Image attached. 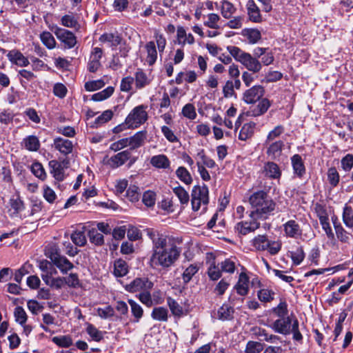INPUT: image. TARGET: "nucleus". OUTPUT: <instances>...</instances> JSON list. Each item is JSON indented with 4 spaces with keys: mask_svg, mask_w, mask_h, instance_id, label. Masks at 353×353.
<instances>
[{
    "mask_svg": "<svg viewBox=\"0 0 353 353\" xmlns=\"http://www.w3.org/2000/svg\"><path fill=\"white\" fill-rule=\"evenodd\" d=\"M147 235L152 242V254L150 258V265L152 268L167 269L178 260L181 250L172 239L157 231L148 229Z\"/></svg>",
    "mask_w": 353,
    "mask_h": 353,
    "instance_id": "1",
    "label": "nucleus"
},
{
    "mask_svg": "<svg viewBox=\"0 0 353 353\" xmlns=\"http://www.w3.org/2000/svg\"><path fill=\"white\" fill-rule=\"evenodd\" d=\"M249 202L253 210L249 214L250 218L266 219L275 209V203L264 191H258L252 194Z\"/></svg>",
    "mask_w": 353,
    "mask_h": 353,
    "instance_id": "2",
    "label": "nucleus"
},
{
    "mask_svg": "<svg viewBox=\"0 0 353 353\" xmlns=\"http://www.w3.org/2000/svg\"><path fill=\"white\" fill-rule=\"evenodd\" d=\"M227 50L230 52L231 56H232L236 61L241 63L248 71L252 72V73H257L261 71L262 64L256 57H253L250 54L234 46H228Z\"/></svg>",
    "mask_w": 353,
    "mask_h": 353,
    "instance_id": "3",
    "label": "nucleus"
},
{
    "mask_svg": "<svg viewBox=\"0 0 353 353\" xmlns=\"http://www.w3.org/2000/svg\"><path fill=\"white\" fill-rule=\"evenodd\" d=\"M208 194L209 190L205 185L193 187L191 193V203L194 211H198L202 205L203 206V210L206 209V206L209 203Z\"/></svg>",
    "mask_w": 353,
    "mask_h": 353,
    "instance_id": "4",
    "label": "nucleus"
},
{
    "mask_svg": "<svg viewBox=\"0 0 353 353\" xmlns=\"http://www.w3.org/2000/svg\"><path fill=\"white\" fill-rule=\"evenodd\" d=\"M252 245L258 251L268 250L270 254H277L281 248L279 241H270L266 235H258L252 240Z\"/></svg>",
    "mask_w": 353,
    "mask_h": 353,
    "instance_id": "5",
    "label": "nucleus"
},
{
    "mask_svg": "<svg viewBox=\"0 0 353 353\" xmlns=\"http://www.w3.org/2000/svg\"><path fill=\"white\" fill-rule=\"evenodd\" d=\"M147 106L140 105L132 110L125 119V125L128 128H137L144 123L148 118L146 112Z\"/></svg>",
    "mask_w": 353,
    "mask_h": 353,
    "instance_id": "6",
    "label": "nucleus"
},
{
    "mask_svg": "<svg viewBox=\"0 0 353 353\" xmlns=\"http://www.w3.org/2000/svg\"><path fill=\"white\" fill-rule=\"evenodd\" d=\"M47 255L63 273H66L74 267L72 263L67 258L60 255L55 248L48 250Z\"/></svg>",
    "mask_w": 353,
    "mask_h": 353,
    "instance_id": "7",
    "label": "nucleus"
},
{
    "mask_svg": "<svg viewBox=\"0 0 353 353\" xmlns=\"http://www.w3.org/2000/svg\"><path fill=\"white\" fill-rule=\"evenodd\" d=\"M54 33L57 39L61 41L65 48H72L77 44V37L70 31L59 27H56Z\"/></svg>",
    "mask_w": 353,
    "mask_h": 353,
    "instance_id": "8",
    "label": "nucleus"
},
{
    "mask_svg": "<svg viewBox=\"0 0 353 353\" xmlns=\"http://www.w3.org/2000/svg\"><path fill=\"white\" fill-rule=\"evenodd\" d=\"M153 283L148 278H136L130 283L126 285L125 290L130 292H143L152 288Z\"/></svg>",
    "mask_w": 353,
    "mask_h": 353,
    "instance_id": "9",
    "label": "nucleus"
},
{
    "mask_svg": "<svg viewBox=\"0 0 353 353\" xmlns=\"http://www.w3.org/2000/svg\"><path fill=\"white\" fill-rule=\"evenodd\" d=\"M264 88L261 85H256L244 92L243 100L248 104L254 103L264 95Z\"/></svg>",
    "mask_w": 353,
    "mask_h": 353,
    "instance_id": "10",
    "label": "nucleus"
},
{
    "mask_svg": "<svg viewBox=\"0 0 353 353\" xmlns=\"http://www.w3.org/2000/svg\"><path fill=\"white\" fill-rule=\"evenodd\" d=\"M250 221H241L235 226V230L242 235H246L249 233L254 232L259 228L260 223L258 222L257 218H250Z\"/></svg>",
    "mask_w": 353,
    "mask_h": 353,
    "instance_id": "11",
    "label": "nucleus"
},
{
    "mask_svg": "<svg viewBox=\"0 0 353 353\" xmlns=\"http://www.w3.org/2000/svg\"><path fill=\"white\" fill-rule=\"evenodd\" d=\"M249 289L250 278L245 272H242L239 274L238 281L234 285V290L239 295L245 296L249 292Z\"/></svg>",
    "mask_w": 353,
    "mask_h": 353,
    "instance_id": "12",
    "label": "nucleus"
},
{
    "mask_svg": "<svg viewBox=\"0 0 353 353\" xmlns=\"http://www.w3.org/2000/svg\"><path fill=\"white\" fill-rule=\"evenodd\" d=\"M130 152L128 150L120 152L111 157L108 161V164L112 168H117L123 165L130 157Z\"/></svg>",
    "mask_w": 353,
    "mask_h": 353,
    "instance_id": "13",
    "label": "nucleus"
},
{
    "mask_svg": "<svg viewBox=\"0 0 353 353\" xmlns=\"http://www.w3.org/2000/svg\"><path fill=\"white\" fill-rule=\"evenodd\" d=\"M291 324L292 321L290 317H281L274 322L272 328L276 332L287 335L290 333Z\"/></svg>",
    "mask_w": 353,
    "mask_h": 353,
    "instance_id": "14",
    "label": "nucleus"
},
{
    "mask_svg": "<svg viewBox=\"0 0 353 353\" xmlns=\"http://www.w3.org/2000/svg\"><path fill=\"white\" fill-rule=\"evenodd\" d=\"M102 50L99 48H94L91 53L88 69L91 72H96L101 66L100 59L102 57Z\"/></svg>",
    "mask_w": 353,
    "mask_h": 353,
    "instance_id": "15",
    "label": "nucleus"
},
{
    "mask_svg": "<svg viewBox=\"0 0 353 353\" xmlns=\"http://www.w3.org/2000/svg\"><path fill=\"white\" fill-rule=\"evenodd\" d=\"M147 137V132L145 130L139 131L133 136L128 137V146L130 150H134L141 147Z\"/></svg>",
    "mask_w": 353,
    "mask_h": 353,
    "instance_id": "16",
    "label": "nucleus"
},
{
    "mask_svg": "<svg viewBox=\"0 0 353 353\" xmlns=\"http://www.w3.org/2000/svg\"><path fill=\"white\" fill-rule=\"evenodd\" d=\"M271 105V102L267 98L261 99L258 104L252 107L249 111L251 117H259L264 114Z\"/></svg>",
    "mask_w": 353,
    "mask_h": 353,
    "instance_id": "17",
    "label": "nucleus"
},
{
    "mask_svg": "<svg viewBox=\"0 0 353 353\" xmlns=\"http://www.w3.org/2000/svg\"><path fill=\"white\" fill-rule=\"evenodd\" d=\"M246 8L249 19L254 23H259L262 21V17L260 10L254 0H248L246 3Z\"/></svg>",
    "mask_w": 353,
    "mask_h": 353,
    "instance_id": "18",
    "label": "nucleus"
},
{
    "mask_svg": "<svg viewBox=\"0 0 353 353\" xmlns=\"http://www.w3.org/2000/svg\"><path fill=\"white\" fill-rule=\"evenodd\" d=\"M167 304L172 314L174 316L181 317L187 315L188 313V309L181 305L177 301L171 297L167 299Z\"/></svg>",
    "mask_w": 353,
    "mask_h": 353,
    "instance_id": "19",
    "label": "nucleus"
},
{
    "mask_svg": "<svg viewBox=\"0 0 353 353\" xmlns=\"http://www.w3.org/2000/svg\"><path fill=\"white\" fill-rule=\"evenodd\" d=\"M54 148L63 154L72 152L73 145L71 141L63 138H56L54 140Z\"/></svg>",
    "mask_w": 353,
    "mask_h": 353,
    "instance_id": "20",
    "label": "nucleus"
},
{
    "mask_svg": "<svg viewBox=\"0 0 353 353\" xmlns=\"http://www.w3.org/2000/svg\"><path fill=\"white\" fill-rule=\"evenodd\" d=\"M99 41L103 43H108L110 47L115 48L121 44L122 38L117 32H107L99 37Z\"/></svg>",
    "mask_w": 353,
    "mask_h": 353,
    "instance_id": "21",
    "label": "nucleus"
},
{
    "mask_svg": "<svg viewBox=\"0 0 353 353\" xmlns=\"http://www.w3.org/2000/svg\"><path fill=\"white\" fill-rule=\"evenodd\" d=\"M9 60L20 67L28 65L29 61L21 52L18 50H11L8 54Z\"/></svg>",
    "mask_w": 353,
    "mask_h": 353,
    "instance_id": "22",
    "label": "nucleus"
},
{
    "mask_svg": "<svg viewBox=\"0 0 353 353\" xmlns=\"http://www.w3.org/2000/svg\"><path fill=\"white\" fill-rule=\"evenodd\" d=\"M263 173L271 179H279L281 175L279 165L274 162H268L264 165Z\"/></svg>",
    "mask_w": 353,
    "mask_h": 353,
    "instance_id": "23",
    "label": "nucleus"
},
{
    "mask_svg": "<svg viewBox=\"0 0 353 353\" xmlns=\"http://www.w3.org/2000/svg\"><path fill=\"white\" fill-rule=\"evenodd\" d=\"M176 39L178 43L183 46L187 43L192 45L194 43L193 35L190 33L187 34L185 28L182 26L178 27L177 28Z\"/></svg>",
    "mask_w": 353,
    "mask_h": 353,
    "instance_id": "24",
    "label": "nucleus"
},
{
    "mask_svg": "<svg viewBox=\"0 0 353 353\" xmlns=\"http://www.w3.org/2000/svg\"><path fill=\"white\" fill-rule=\"evenodd\" d=\"M292 165L295 174L302 177L305 172V168L302 158L299 154H294L291 158Z\"/></svg>",
    "mask_w": 353,
    "mask_h": 353,
    "instance_id": "25",
    "label": "nucleus"
},
{
    "mask_svg": "<svg viewBox=\"0 0 353 353\" xmlns=\"http://www.w3.org/2000/svg\"><path fill=\"white\" fill-rule=\"evenodd\" d=\"M150 163L152 166L159 169H167L170 165V160L164 154L153 156L150 159Z\"/></svg>",
    "mask_w": 353,
    "mask_h": 353,
    "instance_id": "26",
    "label": "nucleus"
},
{
    "mask_svg": "<svg viewBox=\"0 0 353 353\" xmlns=\"http://www.w3.org/2000/svg\"><path fill=\"white\" fill-rule=\"evenodd\" d=\"M145 48L147 52L146 61L150 65H152L156 62L158 56L154 41L148 42Z\"/></svg>",
    "mask_w": 353,
    "mask_h": 353,
    "instance_id": "27",
    "label": "nucleus"
},
{
    "mask_svg": "<svg viewBox=\"0 0 353 353\" xmlns=\"http://www.w3.org/2000/svg\"><path fill=\"white\" fill-rule=\"evenodd\" d=\"M267 154L272 159H276L281 156L284 143L282 141H276L269 143Z\"/></svg>",
    "mask_w": 353,
    "mask_h": 353,
    "instance_id": "28",
    "label": "nucleus"
},
{
    "mask_svg": "<svg viewBox=\"0 0 353 353\" xmlns=\"http://www.w3.org/2000/svg\"><path fill=\"white\" fill-rule=\"evenodd\" d=\"M220 11L221 15L225 19L232 18V15L236 12V8L235 6L227 0H223L221 2Z\"/></svg>",
    "mask_w": 353,
    "mask_h": 353,
    "instance_id": "29",
    "label": "nucleus"
},
{
    "mask_svg": "<svg viewBox=\"0 0 353 353\" xmlns=\"http://www.w3.org/2000/svg\"><path fill=\"white\" fill-rule=\"evenodd\" d=\"M128 272V265L123 259H117L114 263V275L117 277H122Z\"/></svg>",
    "mask_w": 353,
    "mask_h": 353,
    "instance_id": "30",
    "label": "nucleus"
},
{
    "mask_svg": "<svg viewBox=\"0 0 353 353\" xmlns=\"http://www.w3.org/2000/svg\"><path fill=\"white\" fill-rule=\"evenodd\" d=\"M284 230L286 235L290 237H296L301 233L299 224L293 220L288 221L284 225Z\"/></svg>",
    "mask_w": 353,
    "mask_h": 353,
    "instance_id": "31",
    "label": "nucleus"
},
{
    "mask_svg": "<svg viewBox=\"0 0 353 353\" xmlns=\"http://www.w3.org/2000/svg\"><path fill=\"white\" fill-rule=\"evenodd\" d=\"M254 123H245L239 132V139L242 141H246L247 139L251 138L254 134Z\"/></svg>",
    "mask_w": 353,
    "mask_h": 353,
    "instance_id": "32",
    "label": "nucleus"
},
{
    "mask_svg": "<svg viewBox=\"0 0 353 353\" xmlns=\"http://www.w3.org/2000/svg\"><path fill=\"white\" fill-rule=\"evenodd\" d=\"M49 167L51 169L50 172L53 174L54 177L59 181L63 179V172L62 165L60 162L56 160H52L49 162Z\"/></svg>",
    "mask_w": 353,
    "mask_h": 353,
    "instance_id": "33",
    "label": "nucleus"
},
{
    "mask_svg": "<svg viewBox=\"0 0 353 353\" xmlns=\"http://www.w3.org/2000/svg\"><path fill=\"white\" fill-rule=\"evenodd\" d=\"M151 316L156 321L165 322L168 319V311L164 307H154L152 311Z\"/></svg>",
    "mask_w": 353,
    "mask_h": 353,
    "instance_id": "34",
    "label": "nucleus"
},
{
    "mask_svg": "<svg viewBox=\"0 0 353 353\" xmlns=\"http://www.w3.org/2000/svg\"><path fill=\"white\" fill-rule=\"evenodd\" d=\"M128 303L131 307L132 314L134 317L133 321L138 323L143 315V310L140 305L132 299L128 300Z\"/></svg>",
    "mask_w": 353,
    "mask_h": 353,
    "instance_id": "35",
    "label": "nucleus"
},
{
    "mask_svg": "<svg viewBox=\"0 0 353 353\" xmlns=\"http://www.w3.org/2000/svg\"><path fill=\"white\" fill-rule=\"evenodd\" d=\"M52 341L59 347L65 348L70 347L73 343L72 339L70 335L54 336Z\"/></svg>",
    "mask_w": 353,
    "mask_h": 353,
    "instance_id": "36",
    "label": "nucleus"
},
{
    "mask_svg": "<svg viewBox=\"0 0 353 353\" xmlns=\"http://www.w3.org/2000/svg\"><path fill=\"white\" fill-rule=\"evenodd\" d=\"M221 272L219 263L216 265L214 261H212L207 272L209 278L212 281H216L221 277Z\"/></svg>",
    "mask_w": 353,
    "mask_h": 353,
    "instance_id": "37",
    "label": "nucleus"
},
{
    "mask_svg": "<svg viewBox=\"0 0 353 353\" xmlns=\"http://www.w3.org/2000/svg\"><path fill=\"white\" fill-rule=\"evenodd\" d=\"M173 192L178 197L182 205H187L190 201L188 192L181 186L173 188Z\"/></svg>",
    "mask_w": 353,
    "mask_h": 353,
    "instance_id": "38",
    "label": "nucleus"
},
{
    "mask_svg": "<svg viewBox=\"0 0 353 353\" xmlns=\"http://www.w3.org/2000/svg\"><path fill=\"white\" fill-rule=\"evenodd\" d=\"M236 261L234 258L226 259L219 263L222 272L232 274L236 269Z\"/></svg>",
    "mask_w": 353,
    "mask_h": 353,
    "instance_id": "39",
    "label": "nucleus"
},
{
    "mask_svg": "<svg viewBox=\"0 0 353 353\" xmlns=\"http://www.w3.org/2000/svg\"><path fill=\"white\" fill-rule=\"evenodd\" d=\"M40 39L42 43L48 49H53L56 46V41L50 32H43L40 34Z\"/></svg>",
    "mask_w": 353,
    "mask_h": 353,
    "instance_id": "40",
    "label": "nucleus"
},
{
    "mask_svg": "<svg viewBox=\"0 0 353 353\" xmlns=\"http://www.w3.org/2000/svg\"><path fill=\"white\" fill-rule=\"evenodd\" d=\"M234 310L228 305H223L218 310V318L222 321L230 320L232 318Z\"/></svg>",
    "mask_w": 353,
    "mask_h": 353,
    "instance_id": "41",
    "label": "nucleus"
},
{
    "mask_svg": "<svg viewBox=\"0 0 353 353\" xmlns=\"http://www.w3.org/2000/svg\"><path fill=\"white\" fill-rule=\"evenodd\" d=\"M135 83L136 87L141 89L150 83V80L145 72L138 70L135 73Z\"/></svg>",
    "mask_w": 353,
    "mask_h": 353,
    "instance_id": "42",
    "label": "nucleus"
},
{
    "mask_svg": "<svg viewBox=\"0 0 353 353\" xmlns=\"http://www.w3.org/2000/svg\"><path fill=\"white\" fill-rule=\"evenodd\" d=\"M25 148L30 151H37L40 143L38 138L35 136H29L23 139Z\"/></svg>",
    "mask_w": 353,
    "mask_h": 353,
    "instance_id": "43",
    "label": "nucleus"
},
{
    "mask_svg": "<svg viewBox=\"0 0 353 353\" xmlns=\"http://www.w3.org/2000/svg\"><path fill=\"white\" fill-rule=\"evenodd\" d=\"M220 20L221 18L219 15L215 13H210L207 15L204 25L212 29H219L220 28L219 25Z\"/></svg>",
    "mask_w": 353,
    "mask_h": 353,
    "instance_id": "44",
    "label": "nucleus"
},
{
    "mask_svg": "<svg viewBox=\"0 0 353 353\" xmlns=\"http://www.w3.org/2000/svg\"><path fill=\"white\" fill-rule=\"evenodd\" d=\"M114 88L112 86H108L103 90L94 94L92 99L94 101H101L109 98L114 92Z\"/></svg>",
    "mask_w": 353,
    "mask_h": 353,
    "instance_id": "45",
    "label": "nucleus"
},
{
    "mask_svg": "<svg viewBox=\"0 0 353 353\" xmlns=\"http://www.w3.org/2000/svg\"><path fill=\"white\" fill-rule=\"evenodd\" d=\"M61 24L65 27L74 28L77 30L80 28V25L77 20L74 16L70 14H65L62 17Z\"/></svg>",
    "mask_w": 353,
    "mask_h": 353,
    "instance_id": "46",
    "label": "nucleus"
},
{
    "mask_svg": "<svg viewBox=\"0 0 353 353\" xmlns=\"http://www.w3.org/2000/svg\"><path fill=\"white\" fill-rule=\"evenodd\" d=\"M139 301L148 307H152L154 304H159V303L155 299H152L149 290H145L139 293Z\"/></svg>",
    "mask_w": 353,
    "mask_h": 353,
    "instance_id": "47",
    "label": "nucleus"
},
{
    "mask_svg": "<svg viewBox=\"0 0 353 353\" xmlns=\"http://www.w3.org/2000/svg\"><path fill=\"white\" fill-rule=\"evenodd\" d=\"M154 38L155 39V42L157 45V48L160 55L163 52L166 44L167 40L164 35L161 33L159 30H155L154 33Z\"/></svg>",
    "mask_w": 353,
    "mask_h": 353,
    "instance_id": "48",
    "label": "nucleus"
},
{
    "mask_svg": "<svg viewBox=\"0 0 353 353\" xmlns=\"http://www.w3.org/2000/svg\"><path fill=\"white\" fill-rule=\"evenodd\" d=\"M274 292L268 288H263L258 291L257 296L261 302H270L274 299Z\"/></svg>",
    "mask_w": 353,
    "mask_h": 353,
    "instance_id": "49",
    "label": "nucleus"
},
{
    "mask_svg": "<svg viewBox=\"0 0 353 353\" xmlns=\"http://www.w3.org/2000/svg\"><path fill=\"white\" fill-rule=\"evenodd\" d=\"M176 174L181 181L187 185L190 184L192 181L190 172L184 167H179L176 171Z\"/></svg>",
    "mask_w": 353,
    "mask_h": 353,
    "instance_id": "50",
    "label": "nucleus"
},
{
    "mask_svg": "<svg viewBox=\"0 0 353 353\" xmlns=\"http://www.w3.org/2000/svg\"><path fill=\"white\" fill-rule=\"evenodd\" d=\"M334 226L337 238L342 242H348L350 239V234L340 224H336L335 221H334Z\"/></svg>",
    "mask_w": 353,
    "mask_h": 353,
    "instance_id": "51",
    "label": "nucleus"
},
{
    "mask_svg": "<svg viewBox=\"0 0 353 353\" xmlns=\"http://www.w3.org/2000/svg\"><path fill=\"white\" fill-rule=\"evenodd\" d=\"M88 236L91 243L96 245H101L104 243L103 235L96 229H92L88 232Z\"/></svg>",
    "mask_w": 353,
    "mask_h": 353,
    "instance_id": "52",
    "label": "nucleus"
},
{
    "mask_svg": "<svg viewBox=\"0 0 353 353\" xmlns=\"http://www.w3.org/2000/svg\"><path fill=\"white\" fill-rule=\"evenodd\" d=\"M199 268L195 264L190 265L183 272L182 279L185 283H188L192 276L198 272Z\"/></svg>",
    "mask_w": 353,
    "mask_h": 353,
    "instance_id": "53",
    "label": "nucleus"
},
{
    "mask_svg": "<svg viewBox=\"0 0 353 353\" xmlns=\"http://www.w3.org/2000/svg\"><path fill=\"white\" fill-rule=\"evenodd\" d=\"M327 180L330 184L333 187H336L339 184L340 176L336 168L331 167L328 169Z\"/></svg>",
    "mask_w": 353,
    "mask_h": 353,
    "instance_id": "54",
    "label": "nucleus"
},
{
    "mask_svg": "<svg viewBox=\"0 0 353 353\" xmlns=\"http://www.w3.org/2000/svg\"><path fill=\"white\" fill-rule=\"evenodd\" d=\"M72 242L77 246H83L86 244L87 239L83 232L75 231L71 234Z\"/></svg>",
    "mask_w": 353,
    "mask_h": 353,
    "instance_id": "55",
    "label": "nucleus"
},
{
    "mask_svg": "<svg viewBox=\"0 0 353 353\" xmlns=\"http://www.w3.org/2000/svg\"><path fill=\"white\" fill-rule=\"evenodd\" d=\"M15 321L21 325H23L27 321L28 316L24 309L21 306L15 307L14 311Z\"/></svg>",
    "mask_w": 353,
    "mask_h": 353,
    "instance_id": "56",
    "label": "nucleus"
},
{
    "mask_svg": "<svg viewBox=\"0 0 353 353\" xmlns=\"http://www.w3.org/2000/svg\"><path fill=\"white\" fill-rule=\"evenodd\" d=\"M263 348V345L260 342L250 341L246 344L245 352V353H259Z\"/></svg>",
    "mask_w": 353,
    "mask_h": 353,
    "instance_id": "57",
    "label": "nucleus"
},
{
    "mask_svg": "<svg viewBox=\"0 0 353 353\" xmlns=\"http://www.w3.org/2000/svg\"><path fill=\"white\" fill-rule=\"evenodd\" d=\"M104 85V81L102 79H98L86 82L84 87L86 91L93 92L103 88Z\"/></svg>",
    "mask_w": 353,
    "mask_h": 353,
    "instance_id": "58",
    "label": "nucleus"
},
{
    "mask_svg": "<svg viewBox=\"0 0 353 353\" xmlns=\"http://www.w3.org/2000/svg\"><path fill=\"white\" fill-rule=\"evenodd\" d=\"M245 35L246 36L249 43L252 44L258 42L261 38L260 31L256 29L248 30Z\"/></svg>",
    "mask_w": 353,
    "mask_h": 353,
    "instance_id": "59",
    "label": "nucleus"
},
{
    "mask_svg": "<svg viewBox=\"0 0 353 353\" xmlns=\"http://www.w3.org/2000/svg\"><path fill=\"white\" fill-rule=\"evenodd\" d=\"M284 132V128L283 125H277L272 130H271L265 140V144L270 143L273 141L276 138L279 137Z\"/></svg>",
    "mask_w": 353,
    "mask_h": 353,
    "instance_id": "60",
    "label": "nucleus"
},
{
    "mask_svg": "<svg viewBox=\"0 0 353 353\" xmlns=\"http://www.w3.org/2000/svg\"><path fill=\"white\" fill-rule=\"evenodd\" d=\"M86 332L95 341H100L103 339L102 332L92 324H89L87 326Z\"/></svg>",
    "mask_w": 353,
    "mask_h": 353,
    "instance_id": "61",
    "label": "nucleus"
},
{
    "mask_svg": "<svg viewBox=\"0 0 353 353\" xmlns=\"http://www.w3.org/2000/svg\"><path fill=\"white\" fill-rule=\"evenodd\" d=\"M143 203L148 207H152L155 204L156 194L153 191H146L142 197Z\"/></svg>",
    "mask_w": 353,
    "mask_h": 353,
    "instance_id": "62",
    "label": "nucleus"
},
{
    "mask_svg": "<svg viewBox=\"0 0 353 353\" xmlns=\"http://www.w3.org/2000/svg\"><path fill=\"white\" fill-rule=\"evenodd\" d=\"M32 172L38 178L44 180L46 176L45 170L40 163H34L31 166Z\"/></svg>",
    "mask_w": 353,
    "mask_h": 353,
    "instance_id": "63",
    "label": "nucleus"
},
{
    "mask_svg": "<svg viewBox=\"0 0 353 353\" xmlns=\"http://www.w3.org/2000/svg\"><path fill=\"white\" fill-rule=\"evenodd\" d=\"M344 223L349 228H353V210L345 208L343 214Z\"/></svg>",
    "mask_w": 353,
    "mask_h": 353,
    "instance_id": "64",
    "label": "nucleus"
}]
</instances>
